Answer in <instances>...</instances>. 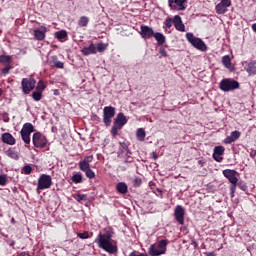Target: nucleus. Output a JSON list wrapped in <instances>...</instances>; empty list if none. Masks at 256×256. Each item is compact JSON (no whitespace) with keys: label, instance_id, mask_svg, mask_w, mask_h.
Masks as SVG:
<instances>
[{"label":"nucleus","instance_id":"obj_1","mask_svg":"<svg viewBox=\"0 0 256 256\" xmlns=\"http://www.w3.org/2000/svg\"><path fill=\"white\" fill-rule=\"evenodd\" d=\"M113 236L111 233L107 232L106 234L99 233L97 238L95 239V243H97L98 247L100 249H103L106 251V253H109L110 255H113V253H117V246L111 242V238Z\"/></svg>","mask_w":256,"mask_h":256},{"label":"nucleus","instance_id":"obj_2","mask_svg":"<svg viewBox=\"0 0 256 256\" xmlns=\"http://www.w3.org/2000/svg\"><path fill=\"white\" fill-rule=\"evenodd\" d=\"M125 125H127V117H125L123 113H118L111 129V135L117 137L119 131H121Z\"/></svg>","mask_w":256,"mask_h":256},{"label":"nucleus","instance_id":"obj_3","mask_svg":"<svg viewBox=\"0 0 256 256\" xmlns=\"http://www.w3.org/2000/svg\"><path fill=\"white\" fill-rule=\"evenodd\" d=\"M167 252V241L160 240L157 244H152L149 248V255L151 256H161L165 255Z\"/></svg>","mask_w":256,"mask_h":256},{"label":"nucleus","instance_id":"obj_4","mask_svg":"<svg viewBox=\"0 0 256 256\" xmlns=\"http://www.w3.org/2000/svg\"><path fill=\"white\" fill-rule=\"evenodd\" d=\"M186 39L190 44H192L195 47V49H198V51L207 50V45L205 44V42H203L201 38L195 37L193 33H186Z\"/></svg>","mask_w":256,"mask_h":256},{"label":"nucleus","instance_id":"obj_5","mask_svg":"<svg viewBox=\"0 0 256 256\" xmlns=\"http://www.w3.org/2000/svg\"><path fill=\"white\" fill-rule=\"evenodd\" d=\"M35 132V127L31 123H25L20 131L22 141L25 145H30L31 143V133Z\"/></svg>","mask_w":256,"mask_h":256},{"label":"nucleus","instance_id":"obj_6","mask_svg":"<svg viewBox=\"0 0 256 256\" xmlns=\"http://www.w3.org/2000/svg\"><path fill=\"white\" fill-rule=\"evenodd\" d=\"M219 87L221 91L227 93L229 91H235V89H239V82L231 78H225L220 82Z\"/></svg>","mask_w":256,"mask_h":256},{"label":"nucleus","instance_id":"obj_7","mask_svg":"<svg viewBox=\"0 0 256 256\" xmlns=\"http://www.w3.org/2000/svg\"><path fill=\"white\" fill-rule=\"evenodd\" d=\"M51 185H53V179L47 174H41L38 178L37 192L50 189Z\"/></svg>","mask_w":256,"mask_h":256},{"label":"nucleus","instance_id":"obj_8","mask_svg":"<svg viewBox=\"0 0 256 256\" xmlns=\"http://www.w3.org/2000/svg\"><path fill=\"white\" fill-rule=\"evenodd\" d=\"M37 85V80L34 78H23L21 81L22 93L29 95Z\"/></svg>","mask_w":256,"mask_h":256},{"label":"nucleus","instance_id":"obj_9","mask_svg":"<svg viewBox=\"0 0 256 256\" xmlns=\"http://www.w3.org/2000/svg\"><path fill=\"white\" fill-rule=\"evenodd\" d=\"M115 117V107L105 106L103 108V123L106 127L111 126V119Z\"/></svg>","mask_w":256,"mask_h":256},{"label":"nucleus","instance_id":"obj_10","mask_svg":"<svg viewBox=\"0 0 256 256\" xmlns=\"http://www.w3.org/2000/svg\"><path fill=\"white\" fill-rule=\"evenodd\" d=\"M32 143L34 147L43 149L47 145V138L41 132H36L33 134Z\"/></svg>","mask_w":256,"mask_h":256},{"label":"nucleus","instance_id":"obj_11","mask_svg":"<svg viewBox=\"0 0 256 256\" xmlns=\"http://www.w3.org/2000/svg\"><path fill=\"white\" fill-rule=\"evenodd\" d=\"M232 2L231 0H221L220 3H218L215 6V11L217 15H225L227 11H229V7H231Z\"/></svg>","mask_w":256,"mask_h":256},{"label":"nucleus","instance_id":"obj_12","mask_svg":"<svg viewBox=\"0 0 256 256\" xmlns=\"http://www.w3.org/2000/svg\"><path fill=\"white\" fill-rule=\"evenodd\" d=\"M187 0H168V5L172 11H185Z\"/></svg>","mask_w":256,"mask_h":256},{"label":"nucleus","instance_id":"obj_13","mask_svg":"<svg viewBox=\"0 0 256 256\" xmlns=\"http://www.w3.org/2000/svg\"><path fill=\"white\" fill-rule=\"evenodd\" d=\"M174 217L180 225L185 224V208L181 205H177L174 210Z\"/></svg>","mask_w":256,"mask_h":256},{"label":"nucleus","instance_id":"obj_14","mask_svg":"<svg viewBox=\"0 0 256 256\" xmlns=\"http://www.w3.org/2000/svg\"><path fill=\"white\" fill-rule=\"evenodd\" d=\"M223 175L224 177H226V179H228V181L232 185H237V183L239 182V179L237 178L238 173L235 170H231V169L223 170Z\"/></svg>","mask_w":256,"mask_h":256},{"label":"nucleus","instance_id":"obj_15","mask_svg":"<svg viewBox=\"0 0 256 256\" xmlns=\"http://www.w3.org/2000/svg\"><path fill=\"white\" fill-rule=\"evenodd\" d=\"M92 161H93V155L85 156V158L79 162L80 171L85 172L91 169L90 164Z\"/></svg>","mask_w":256,"mask_h":256},{"label":"nucleus","instance_id":"obj_16","mask_svg":"<svg viewBox=\"0 0 256 256\" xmlns=\"http://www.w3.org/2000/svg\"><path fill=\"white\" fill-rule=\"evenodd\" d=\"M154 34L155 32L153 31V28L145 25L140 27V35L143 39H151Z\"/></svg>","mask_w":256,"mask_h":256},{"label":"nucleus","instance_id":"obj_17","mask_svg":"<svg viewBox=\"0 0 256 256\" xmlns=\"http://www.w3.org/2000/svg\"><path fill=\"white\" fill-rule=\"evenodd\" d=\"M244 70L250 77L256 75V61L244 62Z\"/></svg>","mask_w":256,"mask_h":256},{"label":"nucleus","instance_id":"obj_18","mask_svg":"<svg viewBox=\"0 0 256 256\" xmlns=\"http://www.w3.org/2000/svg\"><path fill=\"white\" fill-rule=\"evenodd\" d=\"M46 33H47V27L45 26H41V29H35L34 30V38L36 39V41H44L45 37H46Z\"/></svg>","mask_w":256,"mask_h":256},{"label":"nucleus","instance_id":"obj_19","mask_svg":"<svg viewBox=\"0 0 256 256\" xmlns=\"http://www.w3.org/2000/svg\"><path fill=\"white\" fill-rule=\"evenodd\" d=\"M239 137H241V132L235 130V131H232L230 133L229 136H227L225 139H224V143L226 145H231V143H235V141H237V139H239Z\"/></svg>","mask_w":256,"mask_h":256},{"label":"nucleus","instance_id":"obj_20","mask_svg":"<svg viewBox=\"0 0 256 256\" xmlns=\"http://www.w3.org/2000/svg\"><path fill=\"white\" fill-rule=\"evenodd\" d=\"M173 25L177 31H181L182 33H184L185 24H183V20H181V16L179 15L174 16Z\"/></svg>","mask_w":256,"mask_h":256},{"label":"nucleus","instance_id":"obj_21","mask_svg":"<svg viewBox=\"0 0 256 256\" xmlns=\"http://www.w3.org/2000/svg\"><path fill=\"white\" fill-rule=\"evenodd\" d=\"M1 139L6 145H15L17 143V140H15V137L11 133H3Z\"/></svg>","mask_w":256,"mask_h":256},{"label":"nucleus","instance_id":"obj_22","mask_svg":"<svg viewBox=\"0 0 256 256\" xmlns=\"http://www.w3.org/2000/svg\"><path fill=\"white\" fill-rule=\"evenodd\" d=\"M82 54L87 56V55H95L97 53V47L95 44L91 43L89 46H85L82 48Z\"/></svg>","mask_w":256,"mask_h":256},{"label":"nucleus","instance_id":"obj_23","mask_svg":"<svg viewBox=\"0 0 256 256\" xmlns=\"http://www.w3.org/2000/svg\"><path fill=\"white\" fill-rule=\"evenodd\" d=\"M116 190L118 191V193L125 195V193H127L128 191V186L125 184V182H119L116 185Z\"/></svg>","mask_w":256,"mask_h":256},{"label":"nucleus","instance_id":"obj_24","mask_svg":"<svg viewBox=\"0 0 256 256\" xmlns=\"http://www.w3.org/2000/svg\"><path fill=\"white\" fill-rule=\"evenodd\" d=\"M146 135L145 130L143 128H139L136 132V139H138V141H145Z\"/></svg>","mask_w":256,"mask_h":256},{"label":"nucleus","instance_id":"obj_25","mask_svg":"<svg viewBox=\"0 0 256 256\" xmlns=\"http://www.w3.org/2000/svg\"><path fill=\"white\" fill-rule=\"evenodd\" d=\"M55 37L59 41H65V39H67V31L65 30L58 31L55 33Z\"/></svg>","mask_w":256,"mask_h":256},{"label":"nucleus","instance_id":"obj_26","mask_svg":"<svg viewBox=\"0 0 256 256\" xmlns=\"http://www.w3.org/2000/svg\"><path fill=\"white\" fill-rule=\"evenodd\" d=\"M6 155L8 157H10L11 159H15V160L19 159V153H17V151H15V149H8L6 151Z\"/></svg>","mask_w":256,"mask_h":256},{"label":"nucleus","instance_id":"obj_27","mask_svg":"<svg viewBox=\"0 0 256 256\" xmlns=\"http://www.w3.org/2000/svg\"><path fill=\"white\" fill-rule=\"evenodd\" d=\"M89 25V18L87 16H82L78 20V26L79 27H87Z\"/></svg>","mask_w":256,"mask_h":256},{"label":"nucleus","instance_id":"obj_28","mask_svg":"<svg viewBox=\"0 0 256 256\" xmlns=\"http://www.w3.org/2000/svg\"><path fill=\"white\" fill-rule=\"evenodd\" d=\"M153 37L158 41L159 45H163V43H165V36L162 33H154Z\"/></svg>","mask_w":256,"mask_h":256},{"label":"nucleus","instance_id":"obj_29","mask_svg":"<svg viewBox=\"0 0 256 256\" xmlns=\"http://www.w3.org/2000/svg\"><path fill=\"white\" fill-rule=\"evenodd\" d=\"M222 63L226 69H231V57L229 55L223 56Z\"/></svg>","mask_w":256,"mask_h":256},{"label":"nucleus","instance_id":"obj_30","mask_svg":"<svg viewBox=\"0 0 256 256\" xmlns=\"http://www.w3.org/2000/svg\"><path fill=\"white\" fill-rule=\"evenodd\" d=\"M108 44L105 43H98L96 45V53L98 51V53H103L104 51L107 50Z\"/></svg>","mask_w":256,"mask_h":256},{"label":"nucleus","instance_id":"obj_31","mask_svg":"<svg viewBox=\"0 0 256 256\" xmlns=\"http://www.w3.org/2000/svg\"><path fill=\"white\" fill-rule=\"evenodd\" d=\"M225 153V147L223 146H216L214 147L213 154L215 155H223Z\"/></svg>","mask_w":256,"mask_h":256},{"label":"nucleus","instance_id":"obj_32","mask_svg":"<svg viewBox=\"0 0 256 256\" xmlns=\"http://www.w3.org/2000/svg\"><path fill=\"white\" fill-rule=\"evenodd\" d=\"M73 183H82L83 182V175L77 173L72 176Z\"/></svg>","mask_w":256,"mask_h":256},{"label":"nucleus","instance_id":"obj_33","mask_svg":"<svg viewBox=\"0 0 256 256\" xmlns=\"http://www.w3.org/2000/svg\"><path fill=\"white\" fill-rule=\"evenodd\" d=\"M42 97H43V93L42 92H38L36 90V91H34L32 93V98L34 99V101H41Z\"/></svg>","mask_w":256,"mask_h":256},{"label":"nucleus","instance_id":"obj_34","mask_svg":"<svg viewBox=\"0 0 256 256\" xmlns=\"http://www.w3.org/2000/svg\"><path fill=\"white\" fill-rule=\"evenodd\" d=\"M45 83H43L42 80H40L36 86V91H38L39 93H43V91H45Z\"/></svg>","mask_w":256,"mask_h":256},{"label":"nucleus","instance_id":"obj_35","mask_svg":"<svg viewBox=\"0 0 256 256\" xmlns=\"http://www.w3.org/2000/svg\"><path fill=\"white\" fill-rule=\"evenodd\" d=\"M33 171V168L31 167V165H25L23 168H22V172L25 174V175H31Z\"/></svg>","mask_w":256,"mask_h":256},{"label":"nucleus","instance_id":"obj_36","mask_svg":"<svg viewBox=\"0 0 256 256\" xmlns=\"http://www.w3.org/2000/svg\"><path fill=\"white\" fill-rule=\"evenodd\" d=\"M84 173L88 179H95V172L91 168L85 170Z\"/></svg>","mask_w":256,"mask_h":256},{"label":"nucleus","instance_id":"obj_37","mask_svg":"<svg viewBox=\"0 0 256 256\" xmlns=\"http://www.w3.org/2000/svg\"><path fill=\"white\" fill-rule=\"evenodd\" d=\"M0 63H11V56L0 55Z\"/></svg>","mask_w":256,"mask_h":256},{"label":"nucleus","instance_id":"obj_38","mask_svg":"<svg viewBox=\"0 0 256 256\" xmlns=\"http://www.w3.org/2000/svg\"><path fill=\"white\" fill-rule=\"evenodd\" d=\"M73 197L76 201L81 203V201H85V199L87 198V195H85V194H75Z\"/></svg>","mask_w":256,"mask_h":256},{"label":"nucleus","instance_id":"obj_39","mask_svg":"<svg viewBox=\"0 0 256 256\" xmlns=\"http://www.w3.org/2000/svg\"><path fill=\"white\" fill-rule=\"evenodd\" d=\"M7 185V175L1 174L0 175V186L5 187Z\"/></svg>","mask_w":256,"mask_h":256},{"label":"nucleus","instance_id":"obj_40","mask_svg":"<svg viewBox=\"0 0 256 256\" xmlns=\"http://www.w3.org/2000/svg\"><path fill=\"white\" fill-rule=\"evenodd\" d=\"M237 190V184H232L230 186V197H235V191Z\"/></svg>","mask_w":256,"mask_h":256},{"label":"nucleus","instance_id":"obj_41","mask_svg":"<svg viewBox=\"0 0 256 256\" xmlns=\"http://www.w3.org/2000/svg\"><path fill=\"white\" fill-rule=\"evenodd\" d=\"M165 25H166V27H168L169 29H171V27H173V19L167 18V19L165 20Z\"/></svg>","mask_w":256,"mask_h":256},{"label":"nucleus","instance_id":"obj_42","mask_svg":"<svg viewBox=\"0 0 256 256\" xmlns=\"http://www.w3.org/2000/svg\"><path fill=\"white\" fill-rule=\"evenodd\" d=\"M58 62H59V60H58L57 56H51L50 65H54V67H55V65H57Z\"/></svg>","mask_w":256,"mask_h":256},{"label":"nucleus","instance_id":"obj_43","mask_svg":"<svg viewBox=\"0 0 256 256\" xmlns=\"http://www.w3.org/2000/svg\"><path fill=\"white\" fill-rule=\"evenodd\" d=\"M212 157H213L214 160L217 161V163H221L223 161L222 155L213 154Z\"/></svg>","mask_w":256,"mask_h":256},{"label":"nucleus","instance_id":"obj_44","mask_svg":"<svg viewBox=\"0 0 256 256\" xmlns=\"http://www.w3.org/2000/svg\"><path fill=\"white\" fill-rule=\"evenodd\" d=\"M80 239H89V232L78 233Z\"/></svg>","mask_w":256,"mask_h":256},{"label":"nucleus","instance_id":"obj_45","mask_svg":"<svg viewBox=\"0 0 256 256\" xmlns=\"http://www.w3.org/2000/svg\"><path fill=\"white\" fill-rule=\"evenodd\" d=\"M9 71H11V66H7L2 69V75H9Z\"/></svg>","mask_w":256,"mask_h":256},{"label":"nucleus","instance_id":"obj_46","mask_svg":"<svg viewBox=\"0 0 256 256\" xmlns=\"http://www.w3.org/2000/svg\"><path fill=\"white\" fill-rule=\"evenodd\" d=\"M238 186L242 191H247V184L245 182H240Z\"/></svg>","mask_w":256,"mask_h":256},{"label":"nucleus","instance_id":"obj_47","mask_svg":"<svg viewBox=\"0 0 256 256\" xmlns=\"http://www.w3.org/2000/svg\"><path fill=\"white\" fill-rule=\"evenodd\" d=\"M54 67H57V69H63V67H65V64L61 61H58L56 62Z\"/></svg>","mask_w":256,"mask_h":256},{"label":"nucleus","instance_id":"obj_48","mask_svg":"<svg viewBox=\"0 0 256 256\" xmlns=\"http://www.w3.org/2000/svg\"><path fill=\"white\" fill-rule=\"evenodd\" d=\"M159 53L161 57H167V50H165V48L160 49Z\"/></svg>","mask_w":256,"mask_h":256},{"label":"nucleus","instance_id":"obj_49","mask_svg":"<svg viewBox=\"0 0 256 256\" xmlns=\"http://www.w3.org/2000/svg\"><path fill=\"white\" fill-rule=\"evenodd\" d=\"M129 256H148L147 254L132 252Z\"/></svg>","mask_w":256,"mask_h":256},{"label":"nucleus","instance_id":"obj_50","mask_svg":"<svg viewBox=\"0 0 256 256\" xmlns=\"http://www.w3.org/2000/svg\"><path fill=\"white\" fill-rule=\"evenodd\" d=\"M142 181H141V178H136L134 180V185H136L137 187H139V185H141Z\"/></svg>","mask_w":256,"mask_h":256},{"label":"nucleus","instance_id":"obj_51","mask_svg":"<svg viewBox=\"0 0 256 256\" xmlns=\"http://www.w3.org/2000/svg\"><path fill=\"white\" fill-rule=\"evenodd\" d=\"M127 1L128 0H116V3H118V5H127Z\"/></svg>","mask_w":256,"mask_h":256},{"label":"nucleus","instance_id":"obj_52","mask_svg":"<svg viewBox=\"0 0 256 256\" xmlns=\"http://www.w3.org/2000/svg\"><path fill=\"white\" fill-rule=\"evenodd\" d=\"M122 149H124V151H127L128 147L126 143H120Z\"/></svg>","mask_w":256,"mask_h":256},{"label":"nucleus","instance_id":"obj_53","mask_svg":"<svg viewBox=\"0 0 256 256\" xmlns=\"http://www.w3.org/2000/svg\"><path fill=\"white\" fill-rule=\"evenodd\" d=\"M205 256H216L214 252H206L204 253Z\"/></svg>","mask_w":256,"mask_h":256},{"label":"nucleus","instance_id":"obj_54","mask_svg":"<svg viewBox=\"0 0 256 256\" xmlns=\"http://www.w3.org/2000/svg\"><path fill=\"white\" fill-rule=\"evenodd\" d=\"M9 245H10V247H14L15 246V240H10Z\"/></svg>","mask_w":256,"mask_h":256},{"label":"nucleus","instance_id":"obj_55","mask_svg":"<svg viewBox=\"0 0 256 256\" xmlns=\"http://www.w3.org/2000/svg\"><path fill=\"white\" fill-rule=\"evenodd\" d=\"M18 256H29V252H21Z\"/></svg>","mask_w":256,"mask_h":256},{"label":"nucleus","instance_id":"obj_56","mask_svg":"<svg viewBox=\"0 0 256 256\" xmlns=\"http://www.w3.org/2000/svg\"><path fill=\"white\" fill-rule=\"evenodd\" d=\"M152 157H154V159L158 158V156H157V154L155 152H152Z\"/></svg>","mask_w":256,"mask_h":256},{"label":"nucleus","instance_id":"obj_57","mask_svg":"<svg viewBox=\"0 0 256 256\" xmlns=\"http://www.w3.org/2000/svg\"><path fill=\"white\" fill-rule=\"evenodd\" d=\"M3 95V90L0 88V97Z\"/></svg>","mask_w":256,"mask_h":256},{"label":"nucleus","instance_id":"obj_58","mask_svg":"<svg viewBox=\"0 0 256 256\" xmlns=\"http://www.w3.org/2000/svg\"><path fill=\"white\" fill-rule=\"evenodd\" d=\"M195 246H197V243L196 242H193Z\"/></svg>","mask_w":256,"mask_h":256}]
</instances>
